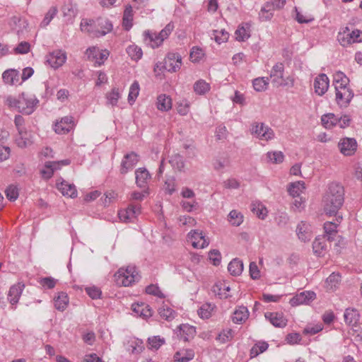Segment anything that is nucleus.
I'll list each match as a JSON object with an SVG mask.
<instances>
[{
  "label": "nucleus",
  "mask_w": 362,
  "mask_h": 362,
  "mask_svg": "<svg viewBox=\"0 0 362 362\" xmlns=\"http://www.w3.org/2000/svg\"><path fill=\"white\" fill-rule=\"evenodd\" d=\"M146 292L148 294L157 296L160 298H165L164 294L160 290L159 287L154 284H151L146 288Z\"/></svg>",
  "instance_id": "bf43d9fd"
},
{
  "label": "nucleus",
  "mask_w": 362,
  "mask_h": 362,
  "mask_svg": "<svg viewBox=\"0 0 362 362\" xmlns=\"http://www.w3.org/2000/svg\"><path fill=\"white\" fill-rule=\"evenodd\" d=\"M40 285L46 288L52 289L56 285V280L52 277H45L39 281Z\"/></svg>",
  "instance_id": "69168bd1"
},
{
  "label": "nucleus",
  "mask_w": 362,
  "mask_h": 362,
  "mask_svg": "<svg viewBox=\"0 0 362 362\" xmlns=\"http://www.w3.org/2000/svg\"><path fill=\"white\" fill-rule=\"evenodd\" d=\"M30 49V45L28 42H21L19 45L14 49V52L16 54H27L29 52Z\"/></svg>",
  "instance_id": "338daca9"
},
{
  "label": "nucleus",
  "mask_w": 362,
  "mask_h": 362,
  "mask_svg": "<svg viewBox=\"0 0 362 362\" xmlns=\"http://www.w3.org/2000/svg\"><path fill=\"white\" fill-rule=\"evenodd\" d=\"M339 148L344 155L351 156L356 151L357 143L354 139L344 138L339 143Z\"/></svg>",
  "instance_id": "f3484780"
},
{
  "label": "nucleus",
  "mask_w": 362,
  "mask_h": 362,
  "mask_svg": "<svg viewBox=\"0 0 362 362\" xmlns=\"http://www.w3.org/2000/svg\"><path fill=\"white\" fill-rule=\"evenodd\" d=\"M188 238L194 248H204L209 244V240L203 235L202 232L194 230L188 234Z\"/></svg>",
  "instance_id": "2eb2a0df"
},
{
  "label": "nucleus",
  "mask_w": 362,
  "mask_h": 362,
  "mask_svg": "<svg viewBox=\"0 0 362 362\" xmlns=\"http://www.w3.org/2000/svg\"><path fill=\"white\" fill-rule=\"evenodd\" d=\"M344 201V189L338 182H332L323 197L324 211L326 214L336 215L343 205Z\"/></svg>",
  "instance_id": "f257e3e1"
},
{
  "label": "nucleus",
  "mask_w": 362,
  "mask_h": 362,
  "mask_svg": "<svg viewBox=\"0 0 362 362\" xmlns=\"http://www.w3.org/2000/svg\"><path fill=\"white\" fill-rule=\"evenodd\" d=\"M268 77H259L253 80L252 86L256 91L262 92L267 88L269 85Z\"/></svg>",
  "instance_id": "58836bf2"
},
{
  "label": "nucleus",
  "mask_w": 362,
  "mask_h": 362,
  "mask_svg": "<svg viewBox=\"0 0 362 362\" xmlns=\"http://www.w3.org/2000/svg\"><path fill=\"white\" fill-rule=\"evenodd\" d=\"M92 21H88L87 19H83L81 23V30L83 32H87L93 35V37L104 36L107 33L112 31L113 26L112 23L107 19H98L96 25L99 28L97 30L93 29Z\"/></svg>",
  "instance_id": "7ed1b4c3"
},
{
  "label": "nucleus",
  "mask_w": 362,
  "mask_h": 362,
  "mask_svg": "<svg viewBox=\"0 0 362 362\" xmlns=\"http://www.w3.org/2000/svg\"><path fill=\"white\" fill-rule=\"evenodd\" d=\"M173 24L170 23L167 24L159 33H153L151 30H146L144 33V41L153 49L157 48L168 37L173 30Z\"/></svg>",
  "instance_id": "20e7f679"
},
{
  "label": "nucleus",
  "mask_w": 362,
  "mask_h": 362,
  "mask_svg": "<svg viewBox=\"0 0 362 362\" xmlns=\"http://www.w3.org/2000/svg\"><path fill=\"white\" fill-rule=\"evenodd\" d=\"M114 277L115 283L119 286H131L139 279L136 267L133 266H128L126 269L120 268Z\"/></svg>",
  "instance_id": "39448f33"
},
{
  "label": "nucleus",
  "mask_w": 362,
  "mask_h": 362,
  "mask_svg": "<svg viewBox=\"0 0 362 362\" xmlns=\"http://www.w3.org/2000/svg\"><path fill=\"white\" fill-rule=\"evenodd\" d=\"M210 85L203 79H199L194 84V90L198 95H204L210 90Z\"/></svg>",
  "instance_id": "a19ab883"
},
{
  "label": "nucleus",
  "mask_w": 362,
  "mask_h": 362,
  "mask_svg": "<svg viewBox=\"0 0 362 362\" xmlns=\"http://www.w3.org/2000/svg\"><path fill=\"white\" fill-rule=\"evenodd\" d=\"M338 40L343 47H346L352 43L362 41V31L359 30H350L348 27L338 34Z\"/></svg>",
  "instance_id": "423d86ee"
},
{
  "label": "nucleus",
  "mask_w": 362,
  "mask_h": 362,
  "mask_svg": "<svg viewBox=\"0 0 362 362\" xmlns=\"http://www.w3.org/2000/svg\"><path fill=\"white\" fill-rule=\"evenodd\" d=\"M24 288L25 284L21 282L11 286L8 293V300L11 305L18 303Z\"/></svg>",
  "instance_id": "412c9836"
},
{
  "label": "nucleus",
  "mask_w": 362,
  "mask_h": 362,
  "mask_svg": "<svg viewBox=\"0 0 362 362\" xmlns=\"http://www.w3.org/2000/svg\"><path fill=\"white\" fill-rule=\"evenodd\" d=\"M57 188L64 196H67L71 198H75L77 197L76 186L74 184H69L65 180H62L60 183H57Z\"/></svg>",
  "instance_id": "5701e85b"
},
{
  "label": "nucleus",
  "mask_w": 362,
  "mask_h": 362,
  "mask_svg": "<svg viewBox=\"0 0 362 362\" xmlns=\"http://www.w3.org/2000/svg\"><path fill=\"white\" fill-rule=\"evenodd\" d=\"M307 225L304 222L299 223L296 228V233L298 238L303 242L309 240L310 238V234L306 230Z\"/></svg>",
  "instance_id": "37998d69"
},
{
  "label": "nucleus",
  "mask_w": 362,
  "mask_h": 362,
  "mask_svg": "<svg viewBox=\"0 0 362 362\" xmlns=\"http://www.w3.org/2000/svg\"><path fill=\"white\" fill-rule=\"evenodd\" d=\"M230 291V288L224 282H218L214 284L212 287V291L215 295H218L220 298H227L229 297L228 292Z\"/></svg>",
  "instance_id": "bb28decb"
},
{
  "label": "nucleus",
  "mask_w": 362,
  "mask_h": 362,
  "mask_svg": "<svg viewBox=\"0 0 362 362\" xmlns=\"http://www.w3.org/2000/svg\"><path fill=\"white\" fill-rule=\"evenodd\" d=\"M18 76V72L16 70L11 69L5 71L2 74V78L5 83L13 85L15 83L14 80Z\"/></svg>",
  "instance_id": "3c124183"
},
{
  "label": "nucleus",
  "mask_w": 362,
  "mask_h": 362,
  "mask_svg": "<svg viewBox=\"0 0 362 362\" xmlns=\"http://www.w3.org/2000/svg\"><path fill=\"white\" fill-rule=\"evenodd\" d=\"M335 89L336 90V100L340 106H347L352 98L354 97V93L348 87H341Z\"/></svg>",
  "instance_id": "4468645a"
},
{
  "label": "nucleus",
  "mask_w": 362,
  "mask_h": 362,
  "mask_svg": "<svg viewBox=\"0 0 362 362\" xmlns=\"http://www.w3.org/2000/svg\"><path fill=\"white\" fill-rule=\"evenodd\" d=\"M213 308L210 304H204L199 310L198 314L203 319H208L211 316Z\"/></svg>",
  "instance_id": "4d7b16f0"
},
{
  "label": "nucleus",
  "mask_w": 362,
  "mask_h": 362,
  "mask_svg": "<svg viewBox=\"0 0 362 362\" xmlns=\"http://www.w3.org/2000/svg\"><path fill=\"white\" fill-rule=\"evenodd\" d=\"M284 64L282 62H278L274 64L270 71L269 78L272 83L277 87L284 86Z\"/></svg>",
  "instance_id": "ddd939ff"
},
{
  "label": "nucleus",
  "mask_w": 362,
  "mask_h": 362,
  "mask_svg": "<svg viewBox=\"0 0 362 362\" xmlns=\"http://www.w3.org/2000/svg\"><path fill=\"white\" fill-rule=\"evenodd\" d=\"M235 35V39L238 41H245L250 36L249 31L244 27L239 28L236 30Z\"/></svg>",
  "instance_id": "680f3d73"
},
{
  "label": "nucleus",
  "mask_w": 362,
  "mask_h": 362,
  "mask_svg": "<svg viewBox=\"0 0 362 362\" xmlns=\"http://www.w3.org/2000/svg\"><path fill=\"white\" fill-rule=\"evenodd\" d=\"M209 257L214 265L218 266L220 264L221 261V252L218 250H211L209 253Z\"/></svg>",
  "instance_id": "0e129e2a"
},
{
  "label": "nucleus",
  "mask_w": 362,
  "mask_h": 362,
  "mask_svg": "<svg viewBox=\"0 0 362 362\" xmlns=\"http://www.w3.org/2000/svg\"><path fill=\"white\" fill-rule=\"evenodd\" d=\"M135 175L136 183L141 188L145 187L147 180L151 177L149 173L146 168H139L136 170Z\"/></svg>",
  "instance_id": "c85d7f7f"
},
{
  "label": "nucleus",
  "mask_w": 362,
  "mask_h": 362,
  "mask_svg": "<svg viewBox=\"0 0 362 362\" xmlns=\"http://www.w3.org/2000/svg\"><path fill=\"white\" fill-rule=\"evenodd\" d=\"M196 334L195 327L189 325H182L180 327V336L185 341L192 339Z\"/></svg>",
  "instance_id": "7c9ffc66"
},
{
  "label": "nucleus",
  "mask_w": 362,
  "mask_h": 362,
  "mask_svg": "<svg viewBox=\"0 0 362 362\" xmlns=\"http://www.w3.org/2000/svg\"><path fill=\"white\" fill-rule=\"evenodd\" d=\"M140 213L139 206L131 205L126 209L119 210L118 216L121 221L128 223L131 222Z\"/></svg>",
  "instance_id": "a211bd4d"
},
{
  "label": "nucleus",
  "mask_w": 362,
  "mask_h": 362,
  "mask_svg": "<svg viewBox=\"0 0 362 362\" xmlns=\"http://www.w3.org/2000/svg\"><path fill=\"white\" fill-rule=\"evenodd\" d=\"M132 310L137 315L142 317L143 318L150 317L153 315V310L151 308L144 303L133 304Z\"/></svg>",
  "instance_id": "393cba45"
},
{
  "label": "nucleus",
  "mask_w": 362,
  "mask_h": 362,
  "mask_svg": "<svg viewBox=\"0 0 362 362\" xmlns=\"http://www.w3.org/2000/svg\"><path fill=\"white\" fill-rule=\"evenodd\" d=\"M133 9L131 5L125 7L122 18V25L126 30H129L132 27Z\"/></svg>",
  "instance_id": "c756f323"
},
{
  "label": "nucleus",
  "mask_w": 362,
  "mask_h": 362,
  "mask_svg": "<svg viewBox=\"0 0 362 362\" xmlns=\"http://www.w3.org/2000/svg\"><path fill=\"white\" fill-rule=\"evenodd\" d=\"M47 62L54 69L62 66L66 60V54L65 52L58 49L50 52L47 56Z\"/></svg>",
  "instance_id": "f8f14e48"
},
{
  "label": "nucleus",
  "mask_w": 362,
  "mask_h": 362,
  "mask_svg": "<svg viewBox=\"0 0 362 362\" xmlns=\"http://www.w3.org/2000/svg\"><path fill=\"white\" fill-rule=\"evenodd\" d=\"M262 8L259 13V18L264 21L270 20L273 17V11L275 9H280L284 7L286 0H270Z\"/></svg>",
  "instance_id": "1a4fd4ad"
},
{
  "label": "nucleus",
  "mask_w": 362,
  "mask_h": 362,
  "mask_svg": "<svg viewBox=\"0 0 362 362\" xmlns=\"http://www.w3.org/2000/svg\"><path fill=\"white\" fill-rule=\"evenodd\" d=\"M228 270L231 275L239 276L243 271V262L239 259L235 258L228 264Z\"/></svg>",
  "instance_id": "2f4dec72"
},
{
  "label": "nucleus",
  "mask_w": 362,
  "mask_h": 362,
  "mask_svg": "<svg viewBox=\"0 0 362 362\" xmlns=\"http://www.w3.org/2000/svg\"><path fill=\"white\" fill-rule=\"evenodd\" d=\"M69 303L68 296L64 292L59 293L57 298H54V307L59 311H64Z\"/></svg>",
  "instance_id": "f704fd0d"
},
{
  "label": "nucleus",
  "mask_w": 362,
  "mask_h": 362,
  "mask_svg": "<svg viewBox=\"0 0 362 362\" xmlns=\"http://www.w3.org/2000/svg\"><path fill=\"white\" fill-rule=\"evenodd\" d=\"M127 52L131 59L134 61L139 60L143 55L142 49L135 45L128 46Z\"/></svg>",
  "instance_id": "79ce46f5"
},
{
  "label": "nucleus",
  "mask_w": 362,
  "mask_h": 362,
  "mask_svg": "<svg viewBox=\"0 0 362 362\" xmlns=\"http://www.w3.org/2000/svg\"><path fill=\"white\" fill-rule=\"evenodd\" d=\"M349 82V78L343 72L337 71L334 74L333 83L335 89L339 88V86L346 87Z\"/></svg>",
  "instance_id": "4c0bfd02"
},
{
  "label": "nucleus",
  "mask_w": 362,
  "mask_h": 362,
  "mask_svg": "<svg viewBox=\"0 0 362 362\" xmlns=\"http://www.w3.org/2000/svg\"><path fill=\"white\" fill-rule=\"evenodd\" d=\"M7 199L10 201H15L18 197V188L13 185H10L5 191Z\"/></svg>",
  "instance_id": "052dcab7"
},
{
  "label": "nucleus",
  "mask_w": 362,
  "mask_h": 362,
  "mask_svg": "<svg viewBox=\"0 0 362 362\" xmlns=\"http://www.w3.org/2000/svg\"><path fill=\"white\" fill-rule=\"evenodd\" d=\"M86 55L88 60L94 62L97 66H100L107 59L109 52L107 49H100L98 47L93 46L86 49Z\"/></svg>",
  "instance_id": "6e6552de"
},
{
  "label": "nucleus",
  "mask_w": 362,
  "mask_h": 362,
  "mask_svg": "<svg viewBox=\"0 0 362 362\" xmlns=\"http://www.w3.org/2000/svg\"><path fill=\"white\" fill-rule=\"evenodd\" d=\"M266 319L276 327H284L287 325V320L282 313H266L264 315Z\"/></svg>",
  "instance_id": "b1692460"
},
{
  "label": "nucleus",
  "mask_w": 362,
  "mask_h": 362,
  "mask_svg": "<svg viewBox=\"0 0 362 362\" xmlns=\"http://www.w3.org/2000/svg\"><path fill=\"white\" fill-rule=\"evenodd\" d=\"M313 252L317 255H321L326 249L325 238H316L313 243Z\"/></svg>",
  "instance_id": "c03bdc74"
},
{
  "label": "nucleus",
  "mask_w": 362,
  "mask_h": 362,
  "mask_svg": "<svg viewBox=\"0 0 362 362\" xmlns=\"http://www.w3.org/2000/svg\"><path fill=\"white\" fill-rule=\"evenodd\" d=\"M74 125L73 117L66 116L62 117L59 122L55 123L54 130L57 134H66L72 129Z\"/></svg>",
  "instance_id": "dca6fc26"
},
{
  "label": "nucleus",
  "mask_w": 362,
  "mask_h": 362,
  "mask_svg": "<svg viewBox=\"0 0 362 362\" xmlns=\"http://www.w3.org/2000/svg\"><path fill=\"white\" fill-rule=\"evenodd\" d=\"M119 98L120 94L119 89L116 88H112L111 92L107 95V99L109 103L113 106L117 105Z\"/></svg>",
  "instance_id": "5fc2aeb1"
},
{
  "label": "nucleus",
  "mask_w": 362,
  "mask_h": 362,
  "mask_svg": "<svg viewBox=\"0 0 362 362\" xmlns=\"http://www.w3.org/2000/svg\"><path fill=\"white\" fill-rule=\"evenodd\" d=\"M321 122L326 129H332V127L337 126L339 120H337V115L333 113H328L322 116Z\"/></svg>",
  "instance_id": "72a5a7b5"
},
{
  "label": "nucleus",
  "mask_w": 362,
  "mask_h": 362,
  "mask_svg": "<svg viewBox=\"0 0 362 362\" xmlns=\"http://www.w3.org/2000/svg\"><path fill=\"white\" fill-rule=\"evenodd\" d=\"M337 225L335 223L332 221H328L325 223L324 224V230L326 235L327 236V240L329 241L333 240V235H335L337 232Z\"/></svg>",
  "instance_id": "a18cd8bd"
},
{
  "label": "nucleus",
  "mask_w": 362,
  "mask_h": 362,
  "mask_svg": "<svg viewBox=\"0 0 362 362\" xmlns=\"http://www.w3.org/2000/svg\"><path fill=\"white\" fill-rule=\"evenodd\" d=\"M194 357V353L192 350H188L185 352L177 351L175 354L174 358L177 362H189Z\"/></svg>",
  "instance_id": "ea45409f"
},
{
  "label": "nucleus",
  "mask_w": 362,
  "mask_h": 362,
  "mask_svg": "<svg viewBox=\"0 0 362 362\" xmlns=\"http://www.w3.org/2000/svg\"><path fill=\"white\" fill-rule=\"evenodd\" d=\"M139 84L137 81H134L129 88V93L128 95V101L130 104H133L139 93Z\"/></svg>",
  "instance_id": "49530a36"
},
{
  "label": "nucleus",
  "mask_w": 362,
  "mask_h": 362,
  "mask_svg": "<svg viewBox=\"0 0 362 362\" xmlns=\"http://www.w3.org/2000/svg\"><path fill=\"white\" fill-rule=\"evenodd\" d=\"M361 315L357 309L348 308L345 310L344 318L345 323L349 327H356L359 324Z\"/></svg>",
  "instance_id": "aec40b11"
},
{
  "label": "nucleus",
  "mask_w": 362,
  "mask_h": 362,
  "mask_svg": "<svg viewBox=\"0 0 362 362\" xmlns=\"http://www.w3.org/2000/svg\"><path fill=\"white\" fill-rule=\"evenodd\" d=\"M165 69L169 72H176L180 69L182 65V57L178 53H168L165 59Z\"/></svg>",
  "instance_id": "9d476101"
},
{
  "label": "nucleus",
  "mask_w": 362,
  "mask_h": 362,
  "mask_svg": "<svg viewBox=\"0 0 362 362\" xmlns=\"http://www.w3.org/2000/svg\"><path fill=\"white\" fill-rule=\"evenodd\" d=\"M267 158L272 163L278 164L284 161V156L281 151L268 152Z\"/></svg>",
  "instance_id": "603ef678"
},
{
  "label": "nucleus",
  "mask_w": 362,
  "mask_h": 362,
  "mask_svg": "<svg viewBox=\"0 0 362 362\" xmlns=\"http://www.w3.org/2000/svg\"><path fill=\"white\" fill-rule=\"evenodd\" d=\"M203 55L204 53L202 49L194 47L190 52L189 57L192 62H199L202 58Z\"/></svg>",
  "instance_id": "e2e57ef3"
},
{
  "label": "nucleus",
  "mask_w": 362,
  "mask_h": 362,
  "mask_svg": "<svg viewBox=\"0 0 362 362\" xmlns=\"http://www.w3.org/2000/svg\"><path fill=\"white\" fill-rule=\"evenodd\" d=\"M250 132L257 139L264 141H269L274 138L273 129L263 122H253L251 125Z\"/></svg>",
  "instance_id": "0eeeda50"
},
{
  "label": "nucleus",
  "mask_w": 362,
  "mask_h": 362,
  "mask_svg": "<svg viewBox=\"0 0 362 362\" xmlns=\"http://www.w3.org/2000/svg\"><path fill=\"white\" fill-rule=\"evenodd\" d=\"M169 163L171 166L180 172L184 171L185 163L182 156L179 153L173 154L170 156Z\"/></svg>",
  "instance_id": "473e14b6"
},
{
  "label": "nucleus",
  "mask_w": 362,
  "mask_h": 362,
  "mask_svg": "<svg viewBox=\"0 0 362 362\" xmlns=\"http://www.w3.org/2000/svg\"><path fill=\"white\" fill-rule=\"evenodd\" d=\"M315 293L313 291H303L292 298L291 303L292 305L308 304L310 301L315 298Z\"/></svg>",
  "instance_id": "4be33fe9"
},
{
  "label": "nucleus",
  "mask_w": 362,
  "mask_h": 362,
  "mask_svg": "<svg viewBox=\"0 0 362 362\" xmlns=\"http://www.w3.org/2000/svg\"><path fill=\"white\" fill-rule=\"evenodd\" d=\"M139 162V156L134 153L131 152L126 154L120 165L119 172L122 175L127 174L129 171L132 170Z\"/></svg>",
  "instance_id": "9b49d317"
},
{
  "label": "nucleus",
  "mask_w": 362,
  "mask_h": 362,
  "mask_svg": "<svg viewBox=\"0 0 362 362\" xmlns=\"http://www.w3.org/2000/svg\"><path fill=\"white\" fill-rule=\"evenodd\" d=\"M249 316V311L247 307L240 306L233 313V322L235 323H243L245 322Z\"/></svg>",
  "instance_id": "cd10ccee"
},
{
  "label": "nucleus",
  "mask_w": 362,
  "mask_h": 362,
  "mask_svg": "<svg viewBox=\"0 0 362 362\" xmlns=\"http://www.w3.org/2000/svg\"><path fill=\"white\" fill-rule=\"evenodd\" d=\"M305 189V183L303 181H297L291 183L288 187V192L293 197H298Z\"/></svg>",
  "instance_id": "e433bc0d"
},
{
  "label": "nucleus",
  "mask_w": 362,
  "mask_h": 362,
  "mask_svg": "<svg viewBox=\"0 0 362 362\" xmlns=\"http://www.w3.org/2000/svg\"><path fill=\"white\" fill-rule=\"evenodd\" d=\"M158 313L162 318L166 320H170L171 319H173L175 315V312L173 309L165 306H163L158 309Z\"/></svg>",
  "instance_id": "864d4df0"
},
{
  "label": "nucleus",
  "mask_w": 362,
  "mask_h": 362,
  "mask_svg": "<svg viewBox=\"0 0 362 362\" xmlns=\"http://www.w3.org/2000/svg\"><path fill=\"white\" fill-rule=\"evenodd\" d=\"M6 102L10 107L16 108L19 112L30 115L35 111L39 100L33 95L22 93L18 98L7 97Z\"/></svg>",
  "instance_id": "f03ea898"
},
{
  "label": "nucleus",
  "mask_w": 362,
  "mask_h": 362,
  "mask_svg": "<svg viewBox=\"0 0 362 362\" xmlns=\"http://www.w3.org/2000/svg\"><path fill=\"white\" fill-rule=\"evenodd\" d=\"M86 293L93 299L100 298L102 292L100 288L95 286L86 288Z\"/></svg>",
  "instance_id": "774afa93"
},
{
  "label": "nucleus",
  "mask_w": 362,
  "mask_h": 362,
  "mask_svg": "<svg viewBox=\"0 0 362 362\" xmlns=\"http://www.w3.org/2000/svg\"><path fill=\"white\" fill-rule=\"evenodd\" d=\"M314 88L315 93L319 95H324L329 88V78L325 74L317 76L314 80Z\"/></svg>",
  "instance_id": "6ab92c4d"
},
{
  "label": "nucleus",
  "mask_w": 362,
  "mask_h": 362,
  "mask_svg": "<svg viewBox=\"0 0 362 362\" xmlns=\"http://www.w3.org/2000/svg\"><path fill=\"white\" fill-rule=\"evenodd\" d=\"M268 344L267 342H259L252 347L250 349L251 358L258 356L259 354L263 353L268 349Z\"/></svg>",
  "instance_id": "de8ad7c7"
},
{
  "label": "nucleus",
  "mask_w": 362,
  "mask_h": 362,
  "mask_svg": "<svg viewBox=\"0 0 362 362\" xmlns=\"http://www.w3.org/2000/svg\"><path fill=\"white\" fill-rule=\"evenodd\" d=\"M252 211L254 214L257 215V216L261 219H264L267 216V209L260 204H255L252 205Z\"/></svg>",
  "instance_id": "13d9d810"
},
{
  "label": "nucleus",
  "mask_w": 362,
  "mask_h": 362,
  "mask_svg": "<svg viewBox=\"0 0 362 362\" xmlns=\"http://www.w3.org/2000/svg\"><path fill=\"white\" fill-rule=\"evenodd\" d=\"M233 331L231 329L223 330L216 337V339L221 343H226L232 339Z\"/></svg>",
  "instance_id": "6e6d98bb"
},
{
  "label": "nucleus",
  "mask_w": 362,
  "mask_h": 362,
  "mask_svg": "<svg viewBox=\"0 0 362 362\" xmlns=\"http://www.w3.org/2000/svg\"><path fill=\"white\" fill-rule=\"evenodd\" d=\"M57 8L56 6H52L45 14L44 19L40 23V26L43 28L47 26L51 21L54 18V17L57 15Z\"/></svg>",
  "instance_id": "8fccbe9b"
},
{
  "label": "nucleus",
  "mask_w": 362,
  "mask_h": 362,
  "mask_svg": "<svg viewBox=\"0 0 362 362\" xmlns=\"http://www.w3.org/2000/svg\"><path fill=\"white\" fill-rule=\"evenodd\" d=\"M157 107L161 111H168L172 107V100L166 95H160L157 98Z\"/></svg>",
  "instance_id": "c9c22d12"
},
{
  "label": "nucleus",
  "mask_w": 362,
  "mask_h": 362,
  "mask_svg": "<svg viewBox=\"0 0 362 362\" xmlns=\"http://www.w3.org/2000/svg\"><path fill=\"white\" fill-rule=\"evenodd\" d=\"M229 221L233 226H238L243 221V216L236 210H232L228 215Z\"/></svg>",
  "instance_id": "09e8293b"
},
{
  "label": "nucleus",
  "mask_w": 362,
  "mask_h": 362,
  "mask_svg": "<svg viewBox=\"0 0 362 362\" xmlns=\"http://www.w3.org/2000/svg\"><path fill=\"white\" fill-rule=\"evenodd\" d=\"M16 142L18 146L21 148H25L32 144L33 141L31 139L30 134L26 130L23 129V132L18 131V135L16 137Z\"/></svg>",
  "instance_id": "a878e982"
}]
</instances>
